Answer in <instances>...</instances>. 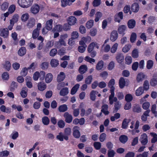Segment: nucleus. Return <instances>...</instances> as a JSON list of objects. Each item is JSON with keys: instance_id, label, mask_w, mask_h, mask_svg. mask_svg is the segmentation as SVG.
<instances>
[{"instance_id": "nucleus-38", "label": "nucleus", "mask_w": 157, "mask_h": 157, "mask_svg": "<svg viewBox=\"0 0 157 157\" xmlns=\"http://www.w3.org/2000/svg\"><path fill=\"white\" fill-rule=\"evenodd\" d=\"M46 87V85L44 83L40 82L38 84V89L41 91H43L44 90Z\"/></svg>"}, {"instance_id": "nucleus-23", "label": "nucleus", "mask_w": 157, "mask_h": 157, "mask_svg": "<svg viewBox=\"0 0 157 157\" xmlns=\"http://www.w3.org/2000/svg\"><path fill=\"white\" fill-rule=\"evenodd\" d=\"M63 28L62 26L60 25H57L55 26L53 29L52 31L53 32H60L62 31Z\"/></svg>"}, {"instance_id": "nucleus-10", "label": "nucleus", "mask_w": 157, "mask_h": 157, "mask_svg": "<svg viewBox=\"0 0 157 157\" xmlns=\"http://www.w3.org/2000/svg\"><path fill=\"white\" fill-rule=\"evenodd\" d=\"M56 138L60 141H63L64 139L66 140H68V137L67 136H64L62 132H59L56 136Z\"/></svg>"}, {"instance_id": "nucleus-57", "label": "nucleus", "mask_w": 157, "mask_h": 157, "mask_svg": "<svg viewBox=\"0 0 157 157\" xmlns=\"http://www.w3.org/2000/svg\"><path fill=\"white\" fill-rule=\"evenodd\" d=\"M153 62L152 60H149L147 62L146 67L148 69H151L153 67Z\"/></svg>"}, {"instance_id": "nucleus-11", "label": "nucleus", "mask_w": 157, "mask_h": 157, "mask_svg": "<svg viewBox=\"0 0 157 157\" xmlns=\"http://www.w3.org/2000/svg\"><path fill=\"white\" fill-rule=\"evenodd\" d=\"M77 19L74 16L70 17L67 20L68 24L70 25H75L76 23Z\"/></svg>"}, {"instance_id": "nucleus-33", "label": "nucleus", "mask_w": 157, "mask_h": 157, "mask_svg": "<svg viewBox=\"0 0 157 157\" xmlns=\"http://www.w3.org/2000/svg\"><path fill=\"white\" fill-rule=\"evenodd\" d=\"M28 89L26 87L22 88L20 94L21 97L23 98L26 97L27 95Z\"/></svg>"}, {"instance_id": "nucleus-19", "label": "nucleus", "mask_w": 157, "mask_h": 157, "mask_svg": "<svg viewBox=\"0 0 157 157\" xmlns=\"http://www.w3.org/2000/svg\"><path fill=\"white\" fill-rule=\"evenodd\" d=\"M53 79V75L51 73L47 74L45 76V81L46 83H50Z\"/></svg>"}, {"instance_id": "nucleus-64", "label": "nucleus", "mask_w": 157, "mask_h": 157, "mask_svg": "<svg viewBox=\"0 0 157 157\" xmlns=\"http://www.w3.org/2000/svg\"><path fill=\"white\" fill-rule=\"evenodd\" d=\"M116 153L115 151L113 150H109L108 152V157H113Z\"/></svg>"}, {"instance_id": "nucleus-59", "label": "nucleus", "mask_w": 157, "mask_h": 157, "mask_svg": "<svg viewBox=\"0 0 157 157\" xmlns=\"http://www.w3.org/2000/svg\"><path fill=\"white\" fill-rule=\"evenodd\" d=\"M120 115L119 113H115L113 116L111 117L110 118L111 121H113L117 119L120 117Z\"/></svg>"}, {"instance_id": "nucleus-35", "label": "nucleus", "mask_w": 157, "mask_h": 157, "mask_svg": "<svg viewBox=\"0 0 157 157\" xmlns=\"http://www.w3.org/2000/svg\"><path fill=\"white\" fill-rule=\"evenodd\" d=\"M87 70V66L86 65H82L79 68V72L81 74L85 73Z\"/></svg>"}, {"instance_id": "nucleus-18", "label": "nucleus", "mask_w": 157, "mask_h": 157, "mask_svg": "<svg viewBox=\"0 0 157 157\" xmlns=\"http://www.w3.org/2000/svg\"><path fill=\"white\" fill-rule=\"evenodd\" d=\"M124 56L121 53H117L116 59L117 61L119 63H121L123 62L124 60Z\"/></svg>"}, {"instance_id": "nucleus-34", "label": "nucleus", "mask_w": 157, "mask_h": 157, "mask_svg": "<svg viewBox=\"0 0 157 157\" xmlns=\"http://www.w3.org/2000/svg\"><path fill=\"white\" fill-rule=\"evenodd\" d=\"M103 65L104 62L103 61L101 60L98 63L96 66V69L98 71L101 70L103 67Z\"/></svg>"}, {"instance_id": "nucleus-37", "label": "nucleus", "mask_w": 157, "mask_h": 157, "mask_svg": "<svg viewBox=\"0 0 157 157\" xmlns=\"http://www.w3.org/2000/svg\"><path fill=\"white\" fill-rule=\"evenodd\" d=\"M67 109V106L65 104L61 105L58 108V110L60 112H64L66 111Z\"/></svg>"}, {"instance_id": "nucleus-6", "label": "nucleus", "mask_w": 157, "mask_h": 157, "mask_svg": "<svg viewBox=\"0 0 157 157\" xmlns=\"http://www.w3.org/2000/svg\"><path fill=\"white\" fill-rule=\"evenodd\" d=\"M118 37V34L117 31L113 30L110 33V40L112 42H114L117 40Z\"/></svg>"}, {"instance_id": "nucleus-22", "label": "nucleus", "mask_w": 157, "mask_h": 157, "mask_svg": "<svg viewBox=\"0 0 157 157\" xmlns=\"http://www.w3.org/2000/svg\"><path fill=\"white\" fill-rule=\"evenodd\" d=\"M101 50L105 52H108L110 50V46L109 44H103Z\"/></svg>"}, {"instance_id": "nucleus-49", "label": "nucleus", "mask_w": 157, "mask_h": 157, "mask_svg": "<svg viewBox=\"0 0 157 157\" xmlns=\"http://www.w3.org/2000/svg\"><path fill=\"white\" fill-rule=\"evenodd\" d=\"M42 122L45 125H48L50 122L49 119L47 117H44L42 118Z\"/></svg>"}, {"instance_id": "nucleus-54", "label": "nucleus", "mask_w": 157, "mask_h": 157, "mask_svg": "<svg viewBox=\"0 0 157 157\" xmlns=\"http://www.w3.org/2000/svg\"><path fill=\"white\" fill-rule=\"evenodd\" d=\"M39 31L37 29H35L33 31L32 37L33 39L37 38L39 35Z\"/></svg>"}, {"instance_id": "nucleus-39", "label": "nucleus", "mask_w": 157, "mask_h": 157, "mask_svg": "<svg viewBox=\"0 0 157 157\" xmlns=\"http://www.w3.org/2000/svg\"><path fill=\"white\" fill-rule=\"evenodd\" d=\"M29 17V15L28 13H23L21 17V19L22 22L27 21Z\"/></svg>"}, {"instance_id": "nucleus-9", "label": "nucleus", "mask_w": 157, "mask_h": 157, "mask_svg": "<svg viewBox=\"0 0 157 157\" xmlns=\"http://www.w3.org/2000/svg\"><path fill=\"white\" fill-rule=\"evenodd\" d=\"M111 94L109 97V101L111 105L113 104V102L117 101V99L116 97H114L115 94L114 91H110Z\"/></svg>"}, {"instance_id": "nucleus-24", "label": "nucleus", "mask_w": 157, "mask_h": 157, "mask_svg": "<svg viewBox=\"0 0 157 157\" xmlns=\"http://www.w3.org/2000/svg\"><path fill=\"white\" fill-rule=\"evenodd\" d=\"M131 10L134 12H137L139 10V6L137 3L133 4L131 6Z\"/></svg>"}, {"instance_id": "nucleus-28", "label": "nucleus", "mask_w": 157, "mask_h": 157, "mask_svg": "<svg viewBox=\"0 0 157 157\" xmlns=\"http://www.w3.org/2000/svg\"><path fill=\"white\" fill-rule=\"evenodd\" d=\"M80 85L79 84H77L75 85L71 89V94L72 95L75 94L79 87Z\"/></svg>"}, {"instance_id": "nucleus-53", "label": "nucleus", "mask_w": 157, "mask_h": 157, "mask_svg": "<svg viewBox=\"0 0 157 157\" xmlns=\"http://www.w3.org/2000/svg\"><path fill=\"white\" fill-rule=\"evenodd\" d=\"M125 100L127 102H130L133 99V96L130 94H128L126 95L125 97Z\"/></svg>"}, {"instance_id": "nucleus-47", "label": "nucleus", "mask_w": 157, "mask_h": 157, "mask_svg": "<svg viewBox=\"0 0 157 157\" xmlns=\"http://www.w3.org/2000/svg\"><path fill=\"white\" fill-rule=\"evenodd\" d=\"M130 6L129 5H126L124 7V12L125 13H127L129 12V14H132L131 11H130Z\"/></svg>"}, {"instance_id": "nucleus-32", "label": "nucleus", "mask_w": 157, "mask_h": 157, "mask_svg": "<svg viewBox=\"0 0 157 157\" xmlns=\"http://www.w3.org/2000/svg\"><path fill=\"white\" fill-rule=\"evenodd\" d=\"M50 64L52 67H56L59 64V61L55 59H52L51 60Z\"/></svg>"}, {"instance_id": "nucleus-12", "label": "nucleus", "mask_w": 157, "mask_h": 157, "mask_svg": "<svg viewBox=\"0 0 157 157\" xmlns=\"http://www.w3.org/2000/svg\"><path fill=\"white\" fill-rule=\"evenodd\" d=\"M127 27L125 25H122L119 26L117 30L120 34L124 36L125 34L124 32L126 30Z\"/></svg>"}, {"instance_id": "nucleus-5", "label": "nucleus", "mask_w": 157, "mask_h": 157, "mask_svg": "<svg viewBox=\"0 0 157 157\" xmlns=\"http://www.w3.org/2000/svg\"><path fill=\"white\" fill-rule=\"evenodd\" d=\"M123 13L120 12L117 13L114 16V20L115 21L120 23L121 20L123 19Z\"/></svg>"}, {"instance_id": "nucleus-17", "label": "nucleus", "mask_w": 157, "mask_h": 157, "mask_svg": "<svg viewBox=\"0 0 157 157\" xmlns=\"http://www.w3.org/2000/svg\"><path fill=\"white\" fill-rule=\"evenodd\" d=\"M115 84V80L114 79H111L108 83V86L110 89V91H114L115 89L114 85Z\"/></svg>"}, {"instance_id": "nucleus-25", "label": "nucleus", "mask_w": 157, "mask_h": 157, "mask_svg": "<svg viewBox=\"0 0 157 157\" xmlns=\"http://www.w3.org/2000/svg\"><path fill=\"white\" fill-rule=\"evenodd\" d=\"M118 46V43H114L111 47H110L111 52L112 53H115L117 49Z\"/></svg>"}, {"instance_id": "nucleus-51", "label": "nucleus", "mask_w": 157, "mask_h": 157, "mask_svg": "<svg viewBox=\"0 0 157 157\" xmlns=\"http://www.w3.org/2000/svg\"><path fill=\"white\" fill-rule=\"evenodd\" d=\"M131 46L130 44H127L125 45L122 49V51L124 53L127 52L130 49Z\"/></svg>"}, {"instance_id": "nucleus-4", "label": "nucleus", "mask_w": 157, "mask_h": 157, "mask_svg": "<svg viewBox=\"0 0 157 157\" xmlns=\"http://www.w3.org/2000/svg\"><path fill=\"white\" fill-rule=\"evenodd\" d=\"M146 78V76L144 73L140 72L137 75L136 81L138 83L142 82Z\"/></svg>"}, {"instance_id": "nucleus-31", "label": "nucleus", "mask_w": 157, "mask_h": 157, "mask_svg": "<svg viewBox=\"0 0 157 157\" xmlns=\"http://www.w3.org/2000/svg\"><path fill=\"white\" fill-rule=\"evenodd\" d=\"M98 93V92L96 90H93L90 93V97L91 100L94 101L96 98V94Z\"/></svg>"}, {"instance_id": "nucleus-62", "label": "nucleus", "mask_w": 157, "mask_h": 157, "mask_svg": "<svg viewBox=\"0 0 157 157\" xmlns=\"http://www.w3.org/2000/svg\"><path fill=\"white\" fill-rule=\"evenodd\" d=\"M92 80V76L91 75L89 76L86 78L85 82L87 84H90L91 83Z\"/></svg>"}, {"instance_id": "nucleus-45", "label": "nucleus", "mask_w": 157, "mask_h": 157, "mask_svg": "<svg viewBox=\"0 0 157 157\" xmlns=\"http://www.w3.org/2000/svg\"><path fill=\"white\" fill-rule=\"evenodd\" d=\"M129 121H130L128 119H124L122 122V128H126Z\"/></svg>"}, {"instance_id": "nucleus-2", "label": "nucleus", "mask_w": 157, "mask_h": 157, "mask_svg": "<svg viewBox=\"0 0 157 157\" xmlns=\"http://www.w3.org/2000/svg\"><path fill=\"white\" fill-rule=\"evenodd\" d=\"M40 6L37 4H34L30 9L31 12L34 14L38 13L40 10Z\"/></svg>"}, {"instance_id": "nucleus-56", "label": "nucleus", "mask_w": 157, "mask_h": 157, "mask_svg": "<svg viewBox=\"0 0 157 157\" xmlns=\"http://www.w3.org/2000/svg\"><path fill=\"white\" fill-rule=\"evenodd\" d=\"M16 6L14 5H10L8 11L10 13H13L15 10Z\"/></svg>"}, {"instance_id": "nucleus-58", "label": "nucleus", "mask_w": 157, "mask_h": 157, "mask_svg": "<svg viewBox=\"0 0 157 157\" xmlns=\"http://www.w3.org/2000/svg\"><path fill=\"white\" fill-rule=\"evenodd\" d=\"M136 34L135 33H132L130 36V40L132 43L134 42L136 40Z\"/></svg>"}, {"instance_id": "nucleus-15", "label": "nucleus", "mask_w": 157, "mask_h": 157, "mask_svg": "<svg viewBox=\"0 0 157 157\" xmlns=\"http://www.w3.org/2000/svg\"><path fill=\"white\" fill-rule=\"evenodd\" d=\"M36 23V20L33 18H31L28 21L27 25L28 28H31L33 27Z\"/></svg>"}, {"instance_id": "nucleus-44", "label": "nucleus", "mask_w": 157, "mask_h": 157, "mask_svg": "<svg viewBox=\"0 0 157 157\" xmlns=\"http://www.w3.org/2000/svg\"><path fill=\"white\" fill-rule=\"evenodd\" d=\"M19 17V16L17 14H15L13 16L12 19L10 20V21H12V23L14 24L15 23L18 21Z\"/></svg>"}, {"instance_id": "nucleus-7", "label": "nucleus", "mask_w": 157, "mask_h": 157, "mask_svg": "<svg viewBox=\"0 0 157 157\" xmlns=\"http://www.w3.org/2000/svg\"><path fill=\"white\" fill-rule=\"evenodd\" d=\"M65 121L67 123H71L73 120L72 116L68 112H66L63 114Z\"/></svg>"}, {"instance_id": "nucleus-60", "label": "nucleus", "mask_w": 157, "mask_h": 157, "mask_svg": "<svg viewBox=\"0 0 157 157\" xmlns=\"http://www.w3.org/2000/svg\"><path fill=\"white\" fill-rule=\"evenodd\" d=\"M9 6V3L7 2H4L1 5V9L3 11L6 10L8 8Z\"/></svg>"}, {"instance_id": "nucleus-48", "label": "nucleus", "mask_w": 157, "mask_h": 157, "mask_svg": "<svg viewBox=\"0 0 157 157\" xmlns=\"http://www.w3.org/2000/svg\"><path fill=\"white\" fill-rule=\"evenodd\" d=\"M119 140L121 143H125L128 140V137L125 135H122L120 136Z\"/></svg>"}, {"instance_id": "nucleus-61", "label": "nucleus", "mask_w": 157, "mask_h": 157, "mask_svg": "<svg viewBox=\"0 0 157 157\" xmlns=\"http://www.w3.org/2000/svg\"><path fill=\"white\" fill-rule=\"evenodd\" d=\"M65 136H69L71 133V129L69 127L66 128L64 130Z\"/></svg>"}, {"instance_id": "nucleus-52", "label": "nucleus", "mask_w": 157, "mask_h": 157, "mask_svg": "<svg viewBox=\"0 0 157 157\" xmlns=\"http://www.w3.org/2000/svg\"><path fill=\"white\" fill-rule=\"evenodd\" d=\"M95 47V43L92 42L90 43L88 46L87 50L89 53L91 52Z\"/></svg>"}, {"instance_id": "nucleus-30", "label": "nucleus", "mask_w": 157, "mask_h": 157, "mask_svg": "<svg viewBox=\"0 0 157 157\" xmlns=\"http://www.w3.org/2000/svg\"><path fill=\"white\" fill-rule=\"evenodd\" d=\"M68 93V88L67 87H65L61 90L59 92V94L62 96H64L67 95Z\"/></svg>"}, {"instance_id": "nucleus-40", "label": "nucleus", "mask_w": 157, "mask_h": 157, "mask_svg": "<svg viewBox=\"0 0 157 157\" xmlns=\"http://www.w3.org/2000/svg\"><path fill=\"white\" fill-rule=\"evenodd\" d=\"M4 68L7 71H9L10 69L11 65L10 62L9 61H6L3 64Z\"/></svg>"}, {"instance_id": "nucleus-41", "label": "nucleus", "mask_w": 157, "mask_h": 157, "mask_svg": "<svg viewBox=\"0 0 157 157\" xmlns=\"http://www.w3.org/2000/svg\"><path fill=\"white\" fill-rule=\"evenodd\" d=\"M79 36L78 33L77 31H73L71 34V38L74 40L77 39Z\"/></svg>"}, {"instance_id": "nucleus-55", "label": "nucleus", "mask_w": 157, "mask_h": 157, "mask_svg": "<svg viewBox=\"0 0 157 157\" xmlns=\"http://www.w3.org/2000/svg\"><path fill=\"white\" fill-rule=\"evenodd\" d=\"M150 135L153 137L151 140L152 143H155L157 141V135L153 132L150 133Z\"/></svg>"}, {"instance_id": "nucleus-1", "label": "nucleus", "mask_w": 157, "mask_h": 157, "mask_svg": "<svg viewBox=\"0 0 157 157\" xmlns=\"http://www.w3.org/2000/svg\"><path fill=\"white\" fill-rule=\"evenodd\" d=\"M33 0H18L19 5L23 8L29 7L33 2Z\"/></svg>"}, {"instance_id": "nucleus-43", "label": "nucleus", "mask_w": 157, "mask_h": 157, "mask_svg": "<svg viewBox=\"0 0 157 157\" xmlns=\"http://www.w3.org/2000/svg\"><path fill=\"white\" fill-rule=\"evenodd\" d=\"M125 81L124 79L122 77L121 78L119 81V85L120 87L121 88H123L125 85Z\"/></svg>"}, {"instance_id": "nucleus-50", "label": "nucleus", "mask_w": 157, "mask_h": 157, "mask_svg": "<svg viewBox=\"0 0 157 157\" xmlns=\"http://www.w3.org/2000/svg\"><path fill=\"white\" fill-rule=\"evenodd\" d=\"M132 110L134 112L137 113H139L141 111V109L138 105H136L133 106Z\"/></svg>"}, {"instance_id": "nucleus-20", "label": "nucleus", "mask_w": 157, "mask_h": 157, "mask_svg": "<svg viewBox=\"0 0 157 157\" xmlns=\"http://www.w3.org/2000/svg\"><path fill=\"white\" fill-rule=\"evenodd\" d=\"M101 112L104 113L105 115H108L109 112L108 111V106L106 104H104L101 107Z\"/></svg>"}, {"instance_id": "nucleus-16", "label": "nucleus", "mask_w": 157, "mask_h": 157, "mask_svg": "<svg viewBox=\"0 0 157 157\" xmlns=\"http://www.w3.org/2000/svg\"><path fill=\"white\" fill-rule=\"evenodd\" d=\"M0 35L4 38H7L9 35V31L7 28H4L0 31Z\"/></svg>"}, {"instance_id": "nucleus-13", "label": "nucleus", "mask_w": 157, "mask_h": 157, "mask_svg": "<svg viewBox=\"0 0 157 157\" xmlns=\"http://www.w3.org/2000/svg\"><path fill=\"white\" fill-rule=\"evenodd\" d=\"M53 21L52 19H50L46 22L45 24V28L48 30H51L52 28V24Z\"/></svg>"}, {"instance_id": "nucleus-14", "label": "nucleus", "mask_w": 157, "mask_h": 157, "mask_svg": "<svg viewBox=\"0 0 157 157\" xmlns=\"http://www.w3.org/2000/svg\"><path fill=\"white\" fill-rule=\"evenodd\" d=\"M67 45L65 40L59 39V41L55 43V46L57 48H59L62 46H66Z\"/></svg>"}, {"instance_id": "nucleus-8", "label": "nucleus", "mask_w": 157, "mask_h": 157, "mask_svg": "<svg viewBox=\"0 0 157 157\" xmlns=\"http://www.w3.org/2000/svg\"><path fill=\"white\" fill-rule=\"evenodd\" d=\"M140 140L143 145H146L148 142L147 136L146 134L144 133L141 135Z\"/></svg>"}, {"instance_id": "nucleus-26", "label": "nucleus", "mask_w": 157, "mask_h": 157, "mask_svg": "<svg viewBox=\"0 0 157 157\" xmlns=\"http://www.w3.org/2000/svg\"><path fill=\"white\" fill-rule=\"evenodd\" d=\"M144 92V90L142 87H139L135 92V94L136 96H140L142 95Z\"/></svg>"}, {"instance_id": "nucleus-21", "label": "nucleus", "mask_w": 157, "mask_h": 157, "mask_svg": "<svg viewBox=\"0 0 157 157\" xmlns=\"http://www.w3.org/2000/svg\"><path fill=\"white\" fill-rule=\"evenodd\" d=\"M1 111L3 112L10 113L11 112L10 109L9 107L6 108L4 105H2L0 107Z\"/></svg>"}, {"instance_id": "nucleus-36", "label": "nucleus", "mask_w": 157, "mask_h": 157, "mask_svg": "<svg viewBox=\"0 0 157 157\" xmlns=\"http://www.w3.org/2000/svg\"><path fill=\"white\" fill-rule=\"evenodd\" d=\"M26 53V49L24 47H21L18 52V54L20 56H23Z\"/></svg>"}, {"instance_id": "nucleus-27", "label": "nucleus", "mask_w": 157, "mask_h": 157, "mask_svg": "<svg viewBox=\"0 0 157 157\" xmlns=\"http://www.w3.org/2000/svg\"><path fill=\"white\" fill-rule=\"evenodd\" d=\"M65 75L64 73L62 72H60L58 75L57 78L58 82H60L63 81L65 78Z\"/></svg>"}, {"instance_id": "nucleus-63", "label": "nucleus", "mask_w": 157, "mask_h": 157, "mask_svg": "<svg viewBox=\"0 0 157 157\" xmlns=\"http://www.w3.org/2000/svg\"><path fill=\"white\" fill-rule=\"evenodd\" d=\"M58 125L59 128H63L65 127V123L63 121L60 120L58 122Z\"/></svg>"}, {"instance_id": "nucleus-42", "label": "nucleus", "mask_w": 157, "mask_h": 157, "mask_svg": "<svg viewBox=\"0 0 157 157\" xmlns=\"http://www.w3.org/2000/svg\"><path fill=\"white\" fill-rule=\"evenodd\" d=\"M94 21L93 20H90L86 23V27L87 29H90L93 26Z\"/></svg>"}, {"instance_id": "nucleus-46", "label": "nucleus", "mask_w": 157, "mask_h": 157, "mask_svg": "<svg viewBox=\"0 0 157 157\" xmlns=\"http://www.w3.org/2000/svg\"><path fill=\"white\" fill-rule=\"evenodd\" d=\"M102 13L99 11L97 12L95 14V21L96 22L98 21L99 19L102 17Z\"/></svg>"}, {"instance_id": "nucleus-3", "label": "nucleus", "mask_w": 157, "mask_h": 157, "mask_svg": "<svg viewBox=\"0 0 157 157\" xmlns=\"http://www.w3.org/2000/svg\"><path fill=\"white\" fill-rule=\"evenodd\" d=\"M79 128L75 126L73 128V135L75 138H78L80 136V133L79 131Z\"/></svg>"}, {"instance_id": "nucleus-29", "label": "nucleus", "mask_w": 157, "mask_h": 157, "mask_svg": "<svg viewBox=\"0 0 157 157\" xmlns=\"http://www.w3.org/2000/svg\"><path fill=\"white\" fill-rule=\"evenodd\" d=\"M136 25V22L133 19H131L128 21V26L130 29L134 28Z\"/></svg>"}]
</instances>
